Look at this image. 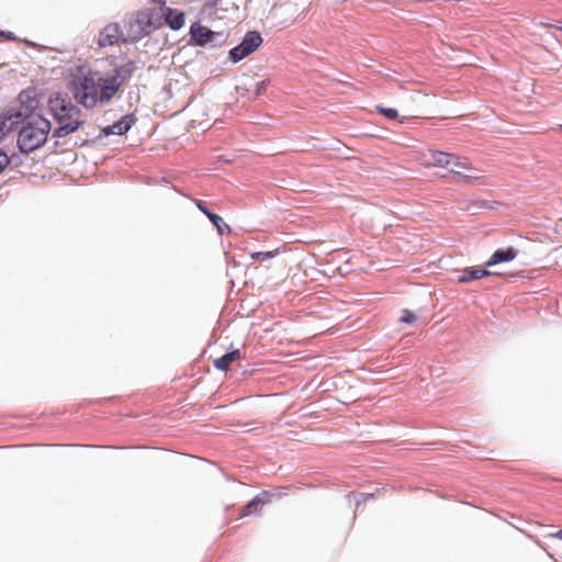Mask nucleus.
I'll use <instances>...</instances> for the list:
<instances>
[{"mask_svg":"<svg viewBox=\"0 0 562 562\" xmlns=\"http://www.w3.org/2000/svg\"><path fill=\"white\" fill-rule=\"evenodd\" d=\"M135 69L132 60L115 66L111 74L79 67L71 76L69 89L78 104L93 109L108 104L132 78Z\"/></svg>","mask_w":562,"mask_h":562,"instance_id":"f257e3e1","label":"nucleus"},{"mask_svg":"<svg viewBox=\"0 0 562 562\" xmlns=\"http://www.w3.org/2000/svg\"><path fill=\"white\" fill-rule=\"evenodd\" d=\"M48 108L59 127L54 131L55 137H64L76 132L83 125L81 111L74 105L67 97L59 93L52 95L48 100Z\"/></svg>","mask_w":562,"mask_h":562,"instance_id":"f03ea898","label":"nucleus"},{"mask_svg":"<svg viewBox=\"0 0 562 562\" xmlns=\"http://www.w3.org/2000/svg\"><path fill=\"white\" fill-rule=\"evenodd\" d=\"M165 0H151V7L139 10L130 21L128 40L138 41L164 25Z\"/></svg>","mask_w":562,"mask_h":562,"instance_id":"7ed1b4c3","label":"nucleus"},{"mask_svg":"<svg viewBox=\"0 0 562 562\" xmlns=\"http://www.w3.org/2000/svg\"><path fill=\"white\" fill-rule=\"evenodd\" d=\"M50 127L47 119L33 117L19 132L18 145L21 151L31 153L40 148L46 142Z\"/></svg>","mask_w":562,"mask_h":562,"instance_id":"20e7f679","label":"nucleus"},{"mask_svg":"<svg viewBox=\"0 0 562 562\" xmlns=\"http://www.w3.org/2000/svg\"><path fill=\"white\" fill-rule=\"evenodd\" d=\"M262 43V37L258 32H247L243 42L229 52V58L237 63L251 53H254Z\"/></svg>","mask_w":562,"mask_h":562,"instance_id":"39448f33","label":"nucleus"},{"mask_svg":"<svg viewBox=\"0 0 562 562\" xmlns=\"http://www.w3.org/2000/svg\"><path fill=\"white\" fill-rule=\"evenodd\" d=\"M123 32L117 23H109L105 25L98 35V45L100 47H108L119 44L120 42H126Z\"/></svg>","mask_w":562,"mask_h":562,"instance_id":"423d86ee","label":"nucleus"},{"mask_svg":"<svg viewBox=\"0 0 562 562\" xmlns=\"http://www.w3.org/2000/svg\"><path fill=\"white\" fill-rule=\"evenodd\" d=\"M190 35L194 44L199 46L213 44L221 36L220 33L213 32L209 27L203 26L200 23H193L190 26Z\"/></svg>","mask_w":562,"mask_h":562,"instance_id":"0eeeda50","label":"nucleus"},{"mask_svg":"<svg viewBox=\"0 0 562 562\" xmlns=\"http://www.w3.org/2000/svg\"><path fill=\"white\" fill-rule=\"evenodd\" d=\"M272 495L268 491H262L255 496L250 502L240 508L239 516L247 517L250 515H257L261 513L265 505L271 502Z\"/></svg>","mask_w":562,"mask_h":562,"instance_id":"6e6552de","label":"nucleus"},{"mask_svg":"<svg viewBox=\"0 0 562 562\" xmlns=\"http://www.w3.org/2000/svg\"><path fill=\"white\" fill-rule=\"evenodd\" d=\"M423 156L425 158L424 166L427 168H449L450 161H452V154L435 149H428Z\"/></svg>","mask_w":562,"mask_h":562,"instance_id":"1a4fd4ad","label":"nucleus"},{"mask_svg":"<svg viewBox=\"0 0 562 562\" xmlns=\"http://www.w3.org/2000/svg\"><path fill=\"white\" fill-rule=\"evenodd\" d=\"M162 22L167 24L171 30H180L186 22L184 12L164 5V18Z\"/></svg>","mask_w":562,"mask_h":562,"instance_id":"9d476101","label":"nucleus"},{"mask_svg":"<svg viewBox=\"0 0 562 562\" xmlns=\"http://www.w3.org/2000/svg\"><path fill=\"white\" fill-rule=\"evenodd\" d=\"M517 249L514 247L496 249L493 255L484 262L485 267H492L502 262H509L517 257Z\"/></svg>","mask_w":562,"mask_h":562,"instance_id":"9b49d317","label":"nucleus"},{"mask_svg":"<svg viewBox=\"0 0 562 562\" xmlns=\"http://www.w3.org/2000/svg\"><path fill=\"white\" fill-rule=\"evenodd\" d=\"M135 123V120L132 115H125L121 117L117 122L113 123L110 126H106L102 130V134L104 136L109 135H123L125 134L132 125Z\"/></svg>","mask_w":562,"mask_h":562,"instance_id":"f8f14e48","label":"nucleus"},{"mask_svg":"<svg viewBox=\"0 0 562 562\" xmlns=\"http://www.w3.org/2000/svg\"><path fill=\"white\" fill-rule=\"evenodd\" d=\"M450 171L454 175H457L460 178H463L465 180H474L480 179L481 176L476 172L471 175H462L459 169H470L469 160L467 158L459 157L457 155L452 154V161H450Z\"/></svg>","mask_w":562,"mask_h":562,"instance_id":"ddd939ff","label":"nucleus"},{"mask_svg":"<svg viewBox=\"0 0 562 562\" xmlns=\"http://www.w3.org/2000/svg\"><path fill=\"white\" fill-rule=\"evenodd\" d=\"M490 276H501V273L492 272L485 269L467 268L461 271L458 278L459 283H467L473 280H479Z\"/></svg>","mask_w":562,"mask_h":562,"instance_id":"4468645a","label":"nucleus"},{"mask_svg":"<svg viewBox=\"0 0 562 562\" xmlns=\"http://www.w3.org/2000/svg\"><path fill=\"white\" fill-rule=\"evenodd\" d=\"M20 113L0 115V140L19 124Z\"/></svg>","mask_w":562,"mask_h":562,"instance_id":"2eb2a0df","label":"nucleus"},{"mask_svg":"<svg viewBox=\"0 0 562 562\" xmlns=\"http://www.w3.org/2000/svg\"><path fill=\"white\" fill-rule=\"evenodd\" d=\"M240 358V351L238 349L227 352L226 355L214 360V367L218 370L226 371L229 366Z\"/></svg>","mask_w":562,"mask_h":562,"instance_id":"dca6fc26","label":"nucleus"},{"mask_svg":"<svg viewBox=\"0 0 562 562\" xmlns=\"http://www.w3.org/2000/svg\"><path fill=\"white\" fill-rule=\"evenodd\" d=\"M207 218L212 222V224L216 227L218 234H223L224 231H229V226L224 223L223 218L215 213H206Z\"/></svg>","mask_w":562,"mask_h":562,"instance_id":"f3484780","label":"nucleus"},{"mask_svg":"<svg viewBox=\"0 0 562 562\" xmlns=\"http://www.w3.org/2000/svg\"><path fill=\"white\" fill-rule=\"evenodd\" d=\"M278 254H279V249L271 250V251H258V252L250 254V258L254 260L265 261L268 259H272Z\"/></svg>","mask_w":562,"mask_h":562,"instance_id":"a211bd4d","label":"nucleus"},{"mask_svg":"<svg viewBox=\"0 0 562 562\" xmlns=\"http://www.w3.org/2000/svg\"><path fill=\"white\" fill-rule=\"evenodd\" d=\"M375 110L380 114L384 115L385 117H387L390 120H396L398 117V112L395 109L376 105Z\"/></svg>","mask_w":562,"mask_h":562,"instance_id":"6ab92c4d","label":"nucleus"},{"mask_svg":"<svg viewBox=\"0 0 562 562\" xmlns=\"http://www.w3.org/2000/svg\"><path fill=\"white\" fill-rule=\"evenodd\" d=\"M416 321V316L409 310H404L403 315L401 317V322L405 324H412Z\"/></svg>","mask_w":562,"mask_h":562,"instance_id":"aec40b11","label":"nucleus"},{"mask_svg":"<svg viewBox=\"0 0 562 562\" xmlns=\"http://www.w3.org/2000/svg\"><path fill=\"white\" fill-rule=\"evenodd\" d=\"M269 83H270L269 80H262V81L257 82L256 87H255L256 94L260 95V94L265 93V91L267 90Z\"/></svg>","mask_w":562,"mask_h":562,"instance_id":"412c9836","label":"nucleus"},{"mask_svg":"<svg viewBox=\"0 0 562 562\" xmlns=\"http://www.w3.org/2000/svg\"><path fill=\"white\" fill-rule=\"evenodd\" d=\"M10 158L3 151H0V173L9 166Z\"/></svg>","mask_w":562,"mask_h":562,"instance_id":"4be33fe9","label":"nucleus"},{"mask_svg":"<svg viewBox=\"0 0 562 562\" xmlns=\"http://www.w3.org/2000/svg\"><path fill=\"white\" fill-rule=\"evenodd\" d=\"M194 204L205 215H206V213H211L206 207H204L203 202L201 200H194Z\"/></svg>","mask_w":562,"mask_h":562,"instance_id":"5701e85b","label":"nucleus"},{"mask_svg":"<svg viewBox=\"0 0 562 562\" xmlns=\"http://www.w3.org/2000/svg\"><path fill=\"white\" fill-rule=\"evenodd\" d=\"M0 35H1V36H4V37H5L7 40H9V41H13V40H15L14 34H13V33H11V32H8V33L0 32Z\"/></svg>","mask_w":562,"mask_h":562,"instance_id":"b1692460","label":"nucleus"},{"mask_svg":"<svg viewBox=\"0 0 562 562\" xmlns=\"http://www.w3.org/2000/svg\"><path fill=\"white\" fill-rule=\"evenodd\" d=\"M551 537L562 540V529H560L555 533H552Z\"/></svg>","mask_w":562,"mask_h":562,"instance_id":"393cba45","label":"nucleus"},{"mask_svg":"<svg viewBox=\"0 0 562 562\" xmlns=\"http://www.w3.org/2000/svg\"><path fill=\"white\" fill-rule=\"evenodd\" d=\"M555 29L562 31V22H561V25L555 26Z\"/></svg>","mask_w":562,"mask_h":562,"instance_id":"a878e982","label":"nucleus"},{"mask_svg":"<svg viewBox=\"0 0 562 562\" xmlns=\"http://www.w3.org/2000/svg\"><path fill=\"white\" fill-rule=\"evenodd\" d=\"M221 2V0H215V5L218 4Z\"/></svg>","mask_w":562,"mask_h":562,"instance_id":"bb28decb","label":"nucleus"},{"mask_svg":"<svg viewBox=\"0 0 562 562\" xmlns=\"http://www.w3.org/2000/svg\"><path fill=\"white\" fill-rule=\"evenodd\" d=\"M560 128H562V125L560 126Z\"/></svg>","mask_w":562,"mask_h":562,"instance_id":"cd10ccee","label":"nucleus"}]
</instances>
